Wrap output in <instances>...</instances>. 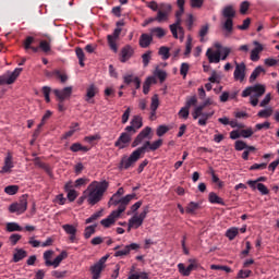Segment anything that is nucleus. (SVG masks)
I'll return each instance as SVG.
<instances>
[{
  "label": "nucleus",
  "instance_id": "b1692460",
  "mask_svg": "<svg viewBox=\"0 0 279 279\" xmlns=\"http://www.w3.org/2000/svg\"><path fill=\"white\" fill-rule=\"evenodd\" d=\"M23 258H27V251L23 248H16L15 253L13 254V263H21Z\"/></svg>",
  "mask_w": 279,
  "mask_h": 279
},
{
  "label": "nucleus",
  "instance_id": "9b49d317",
  "mask_svg": "<svg viewBox=\"0 0 279 279\" xmlns=\"http://www.w3.org/2000/svg\"><path fill=\"white\" fill-rule=\"evenodd\" d=\"M132 135H134V133H130L128 131L121 133V135L114 143V147H119L120 149H125V147H128V145L132 143Z\"/></svg>",
  "mask_w": 279,
  "mask_h": 279
},
{
  "label": "nucleus",
  "instance_id": "ddd939ff",
  "mask_svg": "<svg viewBox=\"0 0 279 279\" xmlns=\"http://www.w3.org/2000/svg\"><path fill=\"white\" fill-rule=\"evenodd\" d=\"M206 57L210 64H219L221 62V50L208 48L206 51Z\"/></svg>",
  "mask_w": 279,
  "mask_h": 279
},
{
  "label": "nucleus",
  "instance_id": "2f4dec72",
  "mask_svg": "<svg viewBox=\"0 0 279 279\" xmlns=\"http://www.w3.org/2000/svg\"><path fill=\"white\" fill-rule=\"evenodd\" d=\"M175 23L170 25V32L173 38H178V27L182 26V17H175Z\"/></svg>",
  "mask_w": 279,
  "mask_h": 279
},
{
  "label": "nucleus",
  "instance_id": "412c9836",
  "mask_svg": "<svg viewBox=\"0 0 279 279\" xmlns=\"http://www.w3.org/2000/svg\"><path fill=\"white\" fill-rule=\"evenodd\" d=\"M69 257V253L66 251H62L60 255H58L53 262H47V267H60V263L64 260V258Z\"/></svg>",
  "mask_w": 279,
  "mask_h": 279
},
{
  "label": "nucleus",
  "instance_id": "09e8293b",
  "mask_svg": "<svg viewBox=\"0 0 279 279\" xmlns=\"http://www.w3.org/2000/svg\"><path fill=\"white\" fill-rule=\"evenodd\" d=\"M4 193H7V195H16L19 193V187L17 185H8L4 189Z\"/></svg>",
  "mask_w": 279,
  "mask_h": 279
},
{
  "label": "nucleus",
  "instance_id": "7ed1b4c3",
  "mask_svg": "<svg viewBox=\"0 0 279 279\" xmlns=\"http://www.w3.org/2000/svg\"><path fill=\"white\" fill-rule=\"evenodd\" d=\"M267 88L263 84H255L246 87L242 92V97H250V104L256 108L258 106V99L265 95Z\"/></svg>",
  "mask_w": 279,
  "mask_h": 279
},
{
  "label": "nucleus",
  "instance_id": "f8f14e48",
  "mask_svg": "<svg viewBox=\"0 0 279 279\" xmlns=\"http://www.w3.org/2000/svg\"><path fill=\"white\" fill-rule=\"evenodd\" d=\"M141 128H143V118L141 116H134L131 120V125L126 126L124 132H129V134H136Z\"/></svg>",
  "mask_w": 279,
  "mask_h": 279
},
{
  "label": "nucleus",
  "instance_id": "7c9ffc66",
  "mask_svg": "<svg viewBox=\"0 0 279 279\" xmlns=\"http://www.w3.org/2000/svg\"><path fill=\"white\" fill-rule=\"evenodd\" d=\"M70 151L77 153V151H83L86 154V151H90V148L88 146H83L80 143H74L70 146Z\"/></svg>",
  "mask_w": 279,
  "mask_h": 279
},
{
  "label": "nucleus",
  "instance_id": "bb28decb",
  "mask_svg": "<svg viewBox=\"0 0 279 279\" xmlns=\"http://www.w3.org/2000/svg\"><path fill=\"white\" fill-rule=\"evenodd\" d=\"M215 114V111L204 112L202 111L201 119H198V125L206 126L208 123V119Z\"/></svg>",
  "mask_w": 279,
  "mask_h": 279
},
{
  "label": "nucleus",
  "instance_id": "4c0bfd02",
  "mask_svg": "<svg viewBox=\"0 0 279 279\" xmlns=\"http://www.w3.org/2000/svg\"><path fill=\"white\" fill-rule=\"evenodd\" d=\"M239 235V229L238 228H230L226 232V236L229 239V241H234L236 236Z\"/></svg>",
  "mask_w": 279,
  "mask_h": 279
},
{
  "label": "nucleus",
  "instance_id": "680f3d73",
  "mask_svg": "<svg viewBox=\"0 0 279 279\" xmlns=\"http://www.w3.org/2000/svg\"><path fill=\"white\" fill-rule=\"evenodd\" d=\"M162 147V140L159 138L150 144V151H157Z\"/></svg>",
  "mask_w": 279,
  "mask_h": 279
},
{
  "label": "nucleus",
  "instance_id": "a19ab883",
  "mask_svg": "<svg viewBox=\"0 0 279 279\" xmlns=\"http://www.w3.org/2000/svg\"><path fill=\"white\" fill-rule=\"evenodd\" d=\"M169 51H170L169 47L161 46L159 48L158 53L161 56L162 60H169V58H171V53Z\"/></svg>",
  "mask_w": 279,
  "mask_h": 279
},
{
  "label": "nucleus",
  "instance_id": "bf43d9fd",
  "mask_svg": "<svg viewBox=\"0 0 279 279\" xmlns=\"http://www.w3.org/2000/svg\"><path fill=\"white\" fill-rule=\"evenodd\" d=\"M250 10V1L245 0L240 4V14H247Z\"/></svg>",
  "mask_w": 279,
  "mask_h": 279
},
{
  "label": "nucleus",
  "instance_id": "c756f323",
  "mask_svg": "<svg viewBox=\"0 0 279 279\" xmlns=\"http://www.w3.org/2000/svg\"><path fill=\"white\" fill-rule=\"evenodd\" d=\"M51 75H54V77L60 80L62 84H64L69 80V76L66 75V73H62V71L60 70H54L52 73L47 74L48 77H51Z\"/></svg>",
  "mask_w": 279,
  "mask_h": 279
},
{
  "label": "nucleus",
  "instance_id": "2eb2a0df",
  "mask_svg": "<svg viewBox=\"0 0 279 279\" xmlns=\"http://www.w3.org/2000/svg\"><path fill=\"white\" fill-rule=\"evenodd\" d=\"M53 94L59 99V101H64V99H69L71 95H73V87H64L63 89H53Z\"/></svg>",
  "mask_w": 279,
  "mask_h": 279
},
{
  "label": "nucleus",
  "instance_id": "1a4fd4ad",
  "mask_svg": "<svg viewBox=\"0 0 279 279\" xmlns=\"http://www.w3.org/2000/svg\"><path fill=\"white\" fill-rule=\"evenodd\" d=\"M151 141V128L150 126H145L135 137L133 141L131 147H138L143 141Z\"/></svg>",
  "mask_w": 279,
  "mask_h": 279
},
{
  "label": "nucleus",
  "instance_id": "4d7b16f0",
  "mask_svg": "<svg viewBox=\"0 0 279 279\" xmlns=\"http://www.w3.org/2000/svg\"><path fill=\"white\" fill-rule=\"evenodd\" d=\"M43 95L47 101V104H49V101H51V98L49 97V95H51V87L49 86H44L41 88Z\"/></svg>",
  "mask_w": 279,
  "mask_h": 279
},
{
  "label": "nucleus",
  "instance_id": "f03ea898",
  "mask_svg": "<svg viewBox=\"0 0 279 279\" xmlns=\"http://www.w3.org/2000/svg\"><path fill=\"white\" fill-rule=\"evenodd\" d=\"M221 14L223 19H226L225 23L222 24V29L225 32L226 38L232 36V32H234V17L236 16V9H234V5L229 4L226 5Z\"/></svg>",
  "mask_w": 279,
  "mask_h": 279
},
{
  "label": "nucleus",
  "instance_id": "774afa93",
  "mask_svg": "<svg viewBox=\"0 0 279 279\" xmlns=\"http://www.w3.org/2000/svg\"><path fill=\"white\" fill-rule=\"evenodd\" d=\"M189 69H190L189 63H182V64H181V68H180V74H181L183 77H186V75L189 74Z\"/></svg>",
  "mask_w": 279,
  "mask_h": 279
},
{
  "label": "nucleus",
  "instance_id": "3c124183",
  "mask_svg": "<svg viewBox=\"0 0 279 279\" xmlns=\"http://www.w3.org/2000/svg\"><path fill=\"white\" fill-rule=\"evenodd\" d=\"M118 206H119L118 210H113L112 213L119 219V217H121L122 213H125V208H128V206L124 205L123 203H118Z\"/></svg>",
  "mask_w": 279,
  "mask_h": 279
},
{
  "label": "nucleus",
  "instance_id": "f3484780",
  "mask_svg": "<svg viewBox=\"0 0 279 279\" xmlns=\"http://www.w3.org/2000/svg\"><path fill=\"white\" fill-rule=\"evenodd\" d=\"M97 93H99V88H97V85H89L86 89L85 101H87V104H93L92 99L97 95Z\"/></svg>",
  "mask_w": 279,
  "mask_h": 279
},
{
  "label": "nucleus",
  "instance_id": "0e129e2a",
  "mask_svg": "<svg viewBox=\"0 0 279 279\" xmlns=\"http://www.w3.org/2000/svg\"><path fill=\"white\" fill-rule=\"evenodd\" d=\"M263 169H267V163H254L250 167V171H263Z\"/></svg>",
  "mask_w": 279,
  "mask_h": 279
},
{
  "label": "nucleus",
  "instance_id": "e2e57ef3",
  "mask_svg": "<svg viewBox=\"0 0 279 279\" xmlns=\"http://www.w3.org/2000/svg\"><path fill=\"white\" fill-rule=\"evenodd\" d=\"M178 269H179V272L182 275V276H191V272L189 271V269L186 268V266H184L183 263H180L178 264Z\"/></svg>",
  "mask_w": 279,
  "mask_h": 279
},
{
  "label": "nucleus",
  "instance_id": "0eeeda50",
  "mask_svg": "<svg viewBox=\"0 0 279 279\" xmlns=\"http://www.w3.org/2000/svg\"><path fill=\"white\" fill-rule=\"evenodd\" d=\"M106 260H108V256H102L96 264L90 266L89 271L92 274V279L101 278V272L106 269Z\"/></svg>",
  "mask_w": 279,
  "mask_h": 279
},
{
  "label": "nucleus",
  "instance_id": "6e6d98bb",
  "mask_svg": "<svg viewBox=\"0 0 279 279\" xmlns=\"http://www.w3.org/2000/svg\"><path fill=\"white\" fill-rule=\"evenodd\" d=\"M143 65L149 66V62L151 60V51H147L144 54H142Z\"/></svg>",
  "mask_w": 279,
  "mask_h": 279
},
{
  "label": "nucleus",
  "instance_id": "393cba45",
  "mask_svg": "<svg viewBox=\"0 0 279 279\" xmlns=\"http://www.w3.org/2000/svg\"><path fill=\"white\" fill-rule=\"evenodd\" d=\"M118 219L119 218L111 211V214L107 218L102 219L100 223L104 228H110V226L114 225Z\"/></svg>",
  "mask_w": 279,
  "mask_h": 279
},
{
  "label": "nucleus",
  "instance_id": "de8ad7c7",
  "mask_svg": "<svg viewBox=\"0 0 279 279\" xmlns=\"http://www.w3.org/2000/svg\"><path fill=\"white\" fill-rule=\"evenodd\" d=\"M159 106H160V100L158 99V95H154L151 97L150 110L153 112H156Z\"/></svg>",
  "mask_w": 279,
  "mask_h": 279
},
{
  "label": "nucleus",
  "instance_id": "603ef678",
  "mask_svg": "<svg viewBox=\"0 0 279 279\" xmlns=\"http://www.w3.org/2000/svg\"><path fill=\"white\" fill-rule=\"evenodd\" d=\"M193 50V39L187 38L186 43H185V51H184V56L189 57L191 56V51Z\"/></svg>",
  "mask_w": 279,
  "mask_h": 279
},
{
  "label": "nucleus",
  "instance_id": "9d476101",
  "mask_svg": "<svg viewBox=\"0 0 279 279\" xmlns=\"http://www.w3.org/2000/svg\"><path fill=\"white\" fill-rule=\"evenodd\" d=\"M22 71L23 68H16L13 72L0 76V86H3V84H14Z\"/></svg>",
  "mask_w": 279,
  "mask_h": 279
},
{
  "label": "nucleus",
  "instance_id": "69168bd1",
  "mask_svg": "<svg viewBox=\"0 0 279 279\" xmlns=\"http://www.w3.org/2000/svg\"><path fill=\"white\" fill-rule=\"evenodd\" d=\"M255 189H257V191H259V193H262V195H269V189H267L265 186V184H263V183H257Z\"/></svg>",
  "mask_w": 279,
  "mask_h": 279
},
{
  "label": "nucleus",
  "instance_id": "473e14b6",
  "mask_svg": "<svg viewBox=\"0 0 279 279\" xmlns=\"http://www.w3.org/2000/svg\"><path fill=\"white\" fill-rule=\"evenodd\" d=\"M150 36H156L157 38H165L167 36V31L162 27H154L150 29Z\"/></svg>",
  "mask_w": 279,
  "mask_h": 279
},
{
  "label": "nucleus",
  "instance_id": "6e6552de",
  "mask_svg": "<svg viewBox=\"0 0 279 279\" xmlns=\"http://www.w3.org/2000/svg\"><path fill=\"white\" fill-rule=\"evenodd\" d=\"M27 210V196L23 195L17 203H13L9 207L10 213H16V215H23Z\"/></svg>",
  "mask_w": 279,
  "mask_h": 279
},
{
  "label": "nucleus",
  "instance_id": "ea45409f",
  "mask_svg": "<svg viewBox=\"0 0 279 279\" xmlns=\"http://www.w3.org/2000/svg\"><path fill=\"white\" fill-rule=\"evenodd\" d=\"M97 231V225H92L85 228L84 230V236L85 239H90L93 234Z\"/></svg>",
  "mask_w": 279,
  "mask_h": 279
},
{
  "label": "nucleus",
  "instance_id": "72a5a7b5",
  "mask_svg": "<svg viewBox=\"0 0 279 279\" xmlns=\"http://www.w3.org/2000/svg\"><path fill=\"white\" fill-rule=\"evenodd\" d=\"M5 230L7 232H23V227L16 222H8Z\"/></svg>",
  "mask_w": 279,
  "mask_h": 279
},
{
  "label": "nucleus",
  "instance_id": "a211bd4d",
  "mask_svg": "<svg viewBox=\"0 0 279 279\" xmlns=\"http://www.w3.org/2000/svg\"><path fill=\"white\" fill-rule=\"evenodd\" d=\"M132 56H134V48H132V46L128 45L124 48H122V50H121L120 61L123 63L128 62V60H130V58H132Z\"/></svg>",
  "mask_w": 279,
  "mask_h": 279
},
{
  "label": "nucleus",
  "instance_id": "e433bc0d",
  "mask_svg": "<svg viewBox=\"0 0 279 279\" xmlns=\"http://www.w3.org/2000/svg\"><path fill=\"white\" fill-rule=\"evenodd\" d=\"M154 77L155 78L158 77V80L162 84V82L167 80V72L163 70H160L159 68H156V70L154 71Z\"/></svg>",
  "mask_w": 279,
  "mask_h": 279
},
{
  "label": "nucleus",
  "instance_id": "864d4df0",
  "mask_svg": "<svg viewBox=\"0 0 279 279\" xmlns=\"http://www.w3.org/2000/svg\"><path fill=\"white\" fill-rule=\"evenodd\" d=\"M190 265L186 267L187 271H195V269H197V267H199V263L197 262V259H189Z\"/></svg>",
  "mask_w": 279,
  "mask_h": 279
},
{
  "label": "nucleus",
  "instance_id": "aec40b11",
  "mask_svg": "<svg viewBox=\"0 0 279 279\" xmlns=\"http://www.w3.org/2000/svg\"><path fill=\"white\" fill-rule=\"evenodd\" d=\"M253 45H255V48L251 51V60L253 62H258V60H260V56L258 54L263 51V45L258 41H254Z\"/></svg>",
  "mask_w": 279,
  "mask_h": 279
},
{
  "label": "nucleus",
  "instance_id": "4be33fe9",
  "mask_svg": "<svg viewBox=\"0 0 279 279\" xmlns=\"http://www.w3.org/2000/svg\"><path fill=\"white\" fill-rule=\"evenodd\" d=\"M135 151L142 158V156H145V154L151 151V142L150 141L144 142V144L137 149H135Z\"/></svg>",
  "mask_w": 279,
  "mask_h": 279
},
{
  "label": "nucleus",
  "instance_id": "a878e982",
  "mask_svg": "<svg viewBox=\"0 0 279 279\" xmlns=\"http://www.w3.org/2000/svg\"><path fill=\"white\" fill-rule=\"evenodd\" d=\"M156 77L155 76H148L143 85V93L144 95H149V88H151V84H156Z\"/></svg>",
  "mask_w": 279,
  "mask_h": 279
},
{
  "label": "nucleus",
  "instance_id": "49530a36",
  "mask_svg": "<svg viewBox=\"0 0 279 279\" xmlns=\"http://www.w3.org/2000/svg\"><path fill=\"white\" fill-rule=\"evenodd\" d=\"M258 182H267V177H259L255 181L248 180L246 184H248L253 191H256V184H258Z\"/></svg>",
  "mask_w": 279,
  "mask_h": 279
},
{
  "label": "nucleus",
  "instance_id": "052dcab7",
  "mask_svg": "<svg viewBox=\"0 0 279 279\" xmlns=\"http://www.w3.org/2000/svg\"><path fill=\"white\" fill-rule=\"evenodd\" d=\"M167 132H169V126L167 125H159L157 128L156 134L157 136H165V134H167Z\"/></svg>",
  "mask_w": 279,
  "mask_h": 279
},
{
  "label": "nucleus",
  "instance_id": "58836bf2",
  "mask_svg": "<svg viewBox=\"0 0 279 279\" xmlns=\"http://www.w3.org/2000/svg\"><path fill=\"white\" fill-rule=\"evenodd\" d=\"M272 114H274V109L267 108L258 111L257 117H259V119H269V117H271Z\"/></svg>",
  "mask_w": 279,
  "mask_h": 279
},
{
  "label": "nucleus",
  "instance_id": "37998d69",
  "mask_svg": "<svg viewBox=\"0 0 279 279\" xmlns=\"http://www.w3.org/2000/svg\"><path fill=\"white\" fill-rule=\"evenodd\" d=\"M260 73H265V69L260 65H258L251 74L250 82H255V80L260 75Z\"/></svg>",
  "mask_w": 279,
  "mask_h": 279
},
{
  "label": "nucleus",
  "instance_id": "8fccbe9b",
  "mask_svg": "<svg viewBox=\"0 0 279 279\" xmlns=\"http://www.w3.org/2000/svg\"><path fill=\"white\" fill-rule=\"evenodd\" d=\"M62 229L66 234H77V229L73 225H63Z\"/></svg>",
  "mask_w": 279,
  "mask_h": 279
},
{
  "label": "nucleus",
  "instance_id": "c9c22d12",
  "mask_svg": "<svg viewBox=\"0 0 279 279\" xmlns=\"http://www.w3.org/2000/svg\"><path fill=\"white\" fill-rule=\"evenodd\" d=\"M130 228L138 229L141 226H143V221L138 217V215H134L130 220Z\"/></svg>",
  "mask_w": 279,
  "mask_h": 279
},
{
  "label": "nucleus",
  "instance_id": "13d9d810",
  "mask_svg": "<svg viewBox=\"0 0 279 279\" xmlns=\"http://www.w3.org/2000/svg\"><path fill=\"white\" fill-rule=\"evenodd\" d=\"M234 147L236 151H243V149H246L247 143L239 140V141H235Z\"/></svg>",
  "mask_w": 279,
  "mask_h": 279
},
{
  "label": "nucleus",
  "instance_id": "c85d7f7f",
  "mask_svg": "<svg viewBox=\"0 0 279 279\" xmlns=\"http://www.w3.org/2000/svg\"><path fill=\"white\" fill-rule=\"evenodd\" d=\"M208 32H210V24H205V25L201 26V29L198 32L201 43L206 41V36H208Z\"/></svg>",
  "mask_w": 279,
  "mask_h": 279
},
{
  "label": "nucleus",
  "instance_id": "c03bdc74",
  "mask_svg": "<svg viewBox=\"0 0 279 279\" xmlns=\"http://www.w3.org/2000/svg\"><path fill=\"white\" fill-rule=\"evenodd\" d=\"M193 106H197V96L196 95L186 97V100H185V107H187V109L191 110V108H193Z\"/></svg>",
  "mask_w": 279,
  "mask_h": 279
},
{
  "label": "nucleus",
  "instance_id": "423d86ee",
  "mask_svg": "<svg viewBox=\"0 0 279 279\" xmlns=\"http://www.w3.org/2000/svg\"><path fill=\"white\" fill-rule=\"evenodd\" d=\"M172 10L173 7L170 3H159V10L157 12V16L155 17L157 23L169 21V14H171Z\"/></svg>",
  "mask_w": 279,
  "mask_h": 279
},
{
  "label": "nucleus",
  "instance_id": "5701e85b",
  "mask_svg": "<svg viewBox=\"0 0 279 279\" xmlns=\"http://www.w3.org/2000/svg\"><path fill=\"white\" fill-rule=\"evenodd\" d=\"M52 40H53V38H51V36H47L46 40H41L39 43V49H41V51H44V53H49V51H51Z\"/></svg>",
  "mask_w": 279,
  "mask_h": 279
},
{
  "label": "nucleus",
  "instance_id": "20e7f679",
  "mask_svg": "<svg viewBox=\"0 0 279 279\" xmlns=\"http://www.w3.org/2000/svg\"><path fill=\"white\" fill-rule=\"evenodd\" d=\"M125 25V22L123 20L117 22V28L113 31L111 35L107 36L108 45L110 47V50L117 53L119 51V47L117 46V40H119V37L121 36V27Z\"/></svg>",
  "mask_w": 279,
  "mask_h": 279
},
{
  "label": "nucleus",
  "instance_id": "39448f33",
  "mask_svg": "<svg viewBox=\"0 0 279 279\" xmlns=\"http://www.w3.org/2000/svg\"><path fill=\"white\" fill-rule=\"evenodd\" d=\"M141 160V157L137 155V153L134 150L129 157L124 156L122 157L120 163H119V169L120 171H128V169H131V167H134L136 162Z\"/></svg>",
  "mask_w": 279,
  "mask_h": 279
},
{
  "label": "nucleus",
  "instance_id": "cd10ccee",
  "mask_svg": "<svg viewBox=\"0 0 279 279\" xmlns=\"http://www.w3.org/2000/svg\"><path fill=\"white\" fill-rule=\"evenodd\" d=\"M208 201L210 204H219L220 206H226V202H223V198L219 197L217 193L210 192L208 196Z\"/></svg>",
  "mask_w": 279,
  "mask_h": 279
},
{
  "label": "nucleus",
  "instance_id": "f704fd0d",
  "mask_svg": "<svg viewBox=\"0 0 279 279\" xmlns=\"http://www.w3.org/2000/svg\"><path fill=\"white\" fill-rule=\"evenodd\" d=\"M134 197H136V194H128L126 196L120 198L119 201H114V206H119V204L128 206V204H130V201L134 199Z\"/></svg>",
  "mask_w": 279,
  "mask_h": 279
},
{
  "label": "nucleus",
  "instance_id": "a18cd8bd",
  "mask_svg": "<svg viewBox=\"0 0 279 279\" xmlns=\"http://www.w3.org/2000/svg\"><path fill=\"white\" fill-rule=\"evenodd\" d=\"M76 58L78 59L80 66H84L85 54L84 50L80 47L75 49Z\"/></svg>",
  "mask_w": 279,
  "mask_h": 279
},
{
  "label": "nucleus",
  "instance_id": "5fc2aeb1",
  "mask_svg": "<svg viewBox=\"0 0 279 279\" xmlns=\"http://www.w3.org/2000/svg\"><path fill=\"white\" fill-rule=\"evenodd\" d=\"M35 40L36 39L33 36L26 37L25 40H24V44H23L24 45V49L26 51H28V49L32 47V45H34Z\"/></svg>",
  "mask_w": 279,
  "mask_h": 279
},
{
  "label": "nucleus",
  "instance_id": "79ce46f5",
  "mask_svg": "<svg viewBox=\"0 0 279 279\" xmlns=\"http://www.w3.org/2000/svg\"><path fill=\"white\" fill-rule=\"evenodd\" d=\"M198 209H199V204L195 202H191L186 206L185 213H187V215H194L195 210H198Z\"/></svg>",
  "mask_w": 279,
  "mask_h": 279
},
{
  "label": "nucleus",
  "instance_id": "338daca9",
  "mask_svg": "<svg viewBox=\"0 0 279 279\" xmlns=\"http://www.w3.org/2000/svg\"><path fill=\"white\" fill-rule=\"evenodd\" d=\"M189 110H190V109L184 106L183 108L180 109V111H179V117H180L181 119H189V114H190V111H189Z\"/></svg>",
  "mask_w": 279,
  "mask_h": 279
},
{
  "label": "nucleus",
  "instance_id": "f257e3e1",
  "mask_svg": "<svg viewBox=\"0 0 279 279\" xmlns=\"http://www.w3.org/2000/svg\"><path fill=\"white\" fill-rule=\"evenodd\" d=\"M108 186L110 183L108 181H93L84 192V196L87 198V203L89 206H95V204H99L101 199H104L105 193L108 191Z\"/></svg>",
  "mask_w": 279,
  "mask_h": 279
},
{
  "label": "nucleus",
  "instance_id": "6ab92c4d",
  "mask_svg": "<svg viewBox=\"0 0 279 279\" xmlns=\"http://www.w3.org/2000/svg\"><path fill=\"white\" fill-rule=\"evenodd\" d=\"M151 43H154L153 35L144 33L140 36V47H142V49H147Z\"/></svg>",
  "mask_w": 279,
  "mask_h": 279
},
{
  "label": "nucleus",
  "instance_id": "4468645a",
  "mask_svg": "<svg viewBox=\"0 0 279 279\" xmlns=\"http://www.w3.org/2000/svg\"><path fill=\"white\" fill-rule=\"evenodd\" d=\"M245 63H238L235 61V70L233 72V77L235 80V82H243V80H245Z\"/></svg>",
  "mask_w": 279,
  "mask_h": 279
},
{
  "label": "nucleus",
  "instance_id": "dca6fc26",
  "mask_svg": "<svg viewBox=\"0 0 279 279\" xmlns=\"http://www.w3.org/2000/svg\"><path fill=\"white\" fill-rule=\"evenodd\" d=\"M12 169H14L12 153H8L4 158V165L0 170V173H12Z\"/></svg>",
  "mask_w": 279,
  "mask_h": 279
}]
</instances>
